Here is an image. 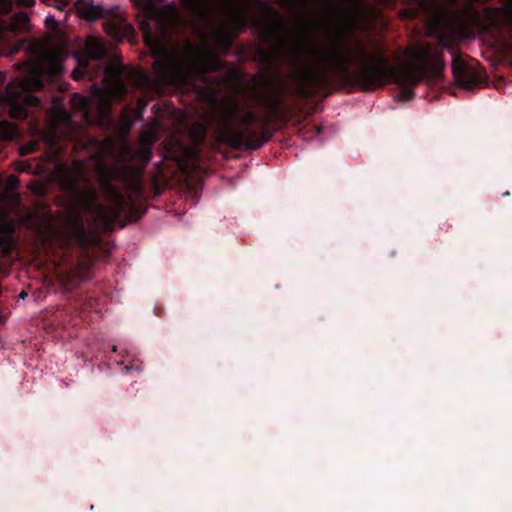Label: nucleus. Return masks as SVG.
<instances>
[{"label": "nucleus", "instance_id": "f257e3e1", "mask_svg": "<svg viewBox=\"0 0 512 512\" xmlns=\"http://www.w3.org/2000/svg\"><path fill=\"white\" fill-rule=\"evenodd\" d=\"M263 33L266 39L273 38L271 58L292 68L284 86L298 96L309 95L312 89L325 84L331 74L349 75L352 65L358 66L353 77L364 89L380 87L390 80L414 86L425 78L438 77L444 67L438 48L424 42L408 47L399 67H394L378 45L369 52L359 40L347 43L332 37L317 44L309 39L288 38L279 15L264 25Z\"/></svg>", "mask_w": 512, "mask_h": 512}, {"label": "nucleus", "instance_id": "f03ea898", "mask_svg": "<svg viewBox=\"0 0 512 512\" xmlns=\"http://www.w3.org/2000/svg\"><path fill=\"white\" fill-rule=\"evenodd\" d=\"M131 1L146 11L153 23V31L150 22L145 21L141 23V30L146 45L157 57L153 67L161 84L189 86L204 74L220 68L216 52L205 43L193 45L186 42L182 49L169 43L166 26L180 22L174 4L157 7L152 5L151 0Z\"/></svg>", "mask_w": 512, "mask_h": 512}, {"label": "nucleus", "instance_id": "7ed1b4c3", "mask_svg": "<svg viewBox=\"0 0 512 512\" xmlns=\"http://www.w3.org/2000/svg\"><path fill=\"white\" fill-rule=\"evenodd\" d=\"M61 186L72 200V205L49 218L33 217L39 235L45 239L59 237L66 242L81 241L85 236L81 213L93 222L108 226L123 212L126 202L120 193L106 180L101 183L105 204L97 203V193L88 185L79 167L66 171L61 178Z\"/></svg>", "mask_w": 512, "mask_h": 512}, {"label": "nucleus", "instance_id": "20e7f679", "mask_svg": "<svg viewBox=\"0 0 512 512\" xmlns=\"http://www.w3.org/2000/svg\"><path fill=\"white\" fill-rule=\"evenodd\" d=\"M124 79L134 86H141L146 81V75L140 70L110 63L104 69V87H95L89 98L78 93L73 94L71 98L72 106L82 113L86 122L92 119L93 109H95L97 116L104 117L111 105L112 98H121L126 94L127 89L123 83Z\"/></svg>", "mask_w": 512, "mask_h": 512}, {"label": "nucleus", "instance_id": "39448f33", "mask_svg": "<svg viewBox=\"0 0 512 512\" xmlns=\"http://www.w3.org/2000/svg\"><path fill=\"white\" fill-rule=\"evenodd\" d=\"M239 112V103L233 97H226L215 107L211 121L216 124L218 140L233 148H239L245 141L250 144L255 135L250 126L257 119L252 111H247L236 123V116Z\"/></svg>", "mask_w": 512, "mask_h": 512}, {"label": "nucleus", "instance_id": "423d86ee", "mask_svg": "<svg viewBox=\"0 0 512 512\" xmlns=\"http://www.w3.org/2000/svg\"><path fill=\"white\" fill-rule=\"evenodd\" d=\"M340 17L343 31L352 33L357 27H366L374 17V10L364 0H342Z\"/></svg>", "mask_w": 512, "mask_h": 512}, {"label": "nucleus", "instance_id": "0eeeda50", "mask_svg": "<svg viewBox=\"0 0 512 512\" xmlns=\"http://www.w3.org/2000/svg\"><path fill=\"white\" fill-rule=\"evenodd\" d=\"M419 6L430 13L427 20V33L430 36L437 37L441 41L445 36L455 34L450 27V15L441 5L439 0H416Z\"/></svg>", "mask_w": 512, "mask_h": 512}, {"label": "nucleus", "instance_id": "6e6552de", "mask_svg": "<svg viewBox=\"0 0 512 512\" xmlns=\"http://www.w3.org/2000/svg\"><path fill=\"white\" fill-rule=\"evenodd\" d=\"M263 88L257 92V100L269 112V116L261 122L263 126L271 118L275 117L280 102V95L277 91L273 90L271 80L268 77H262L260 83Z\"/></svg>", "mask_w": 512, "mask_h": 512}, {"label": "nucleus", "instance_id": "1a4fd4ad", "mask_svg": "<svg viewBox=\"0 0 512 512\" xmlns=\"http://www.w3.org/2000/svg\"><path fill=\"white\" fill-rule=\"evenodd\" d=\"M104 29L109 37L118 41L131 37L134 32L132 25L119 14L111 15L104 22Z\"/></svg>", "mask_w": 512, "mask_h": 512}, {"label": "nucleus", "instance_id": "9d476101", "mask_svg": "<svg viewBox=\"0 0 512 512\" xmlns=\"http://www.w3.org/2000/svg\"><path fill=\"white\" fill-rule=\"evenodd\" d=\"M15 229V222L6 216L5 211L0 208V249L8 254L13 246L12 233Z\"/></svg>", "mask_w": 512, "mask_h": 512}, {"label": "nucleus", "instance_id": "9b49d317", "mask_svg": "<svg viewBox=\"0 0 512 512\" xmlns=\"http://www.w3.org/2000/svg\"><path fill=\"white\" fill-rule=\"evenodd\" d=\"M30 28L29 16L24 12H18L9 21L0 19V35L4 32L23 33Z\"/></svg>", "mask_w": 512, "mask_h": 512}, {"label": "nucleus", "instance_id": "f8f14e48", "mask_svg": "<svg viewBox=\"0 0 512 512\" xmlns=\"http://www.w3.org/2000/svg\"><path fill=\"white\" fill-rule=\"evenodd\" d=\"M75 9L80 18L88 21L106 17L104 8L95 4L92 0H78Z\"/></svg>", "mask_w": 512, "mask_h": 512}, {"label": "nucleus", "instance_id": "ddd939ff", "mask_svg": "<svg viewBox=\"0 0 512 512\" xmlns=\"http://www.w3.org/2000/svg\"><path fill=\"white\" fill-rule=\"evenodd\" d=\"M484 17L492 25L499 24L501 20L512 26V0L504 8H486Z\"/></svg>", "mask_w": 512, "mask_h": 512}, {"label": "nucleus", "instance_id": "4468645a", "mask_svg": "<svg viewBox=\"0 0 512 512\" xmlns=\"http://www.w3.org/2000/svg\"><path fill=\"white\" fill-rule=\"evenodd\" d=\"M85 52L91 60H97L105 56V47L98 38L90 36L85 43Z\"/></svg>", "mask_w": 512, "mask_h": 512}, {"label": "nucleus", "instance_id": "2eb2a0df", "mask_svg": "<svg viewBox=\"0 0 512 512\" xmlns=\"http://www.w3.org/2000/svg\"><path fill=\"white\" fill-rule=\"evenodd\" d=\"M157 139L156 128L154 126L147 127L141 133V151L143 153L142 158L145 160L149 159L150 151L149 146Z\"/></svg>", "mask_w": 512, "mask_h": 512}, {"label": "nucleus", "instance_id": "dca6fc26", "mask_svg": "<svg viewBox=\"0 0 512 512\" xmlns=\"http://www.w3.org/2000/svg\"><path fill=\"white\" fill-rule=\"evenodd\" d=\"M49 115L54 125L69 124L68 113L62 106L58 104H55L51 107Z\"/></svg>", "mask_w": 512, "mask_h": 512}, {"label": "nucleus", "instance_id": "f3484780", "mask_svg": "<svg viewBox=\"0 0 512 512\" xmlns=\"http://www.w3.org/2000/svg\"><path fill=\"white\" fill-rule=\"evenodd\" d=\"M207 132L206 125L202 123H195L189 129V138L192 142L200 144L203 142Z\"/></svg>", "mask_w": 512, "mask_h": 512}, {"label": "nucleus", "instance_id": "a211bd4d", "mask_svg": "<svg viewBox=\"0 0 512 512\" xmlns=\"http://www.w3.org/2000/svg\"><path fill=\"white\" fill-rule=\"evenodd\" d=\"M96 66V64L91 61H87L85 63L80 62L78 67L75 68L72 72L73 78L78 80L83 76H87L92 79L95 76V73L91 72L90 69Z\"/></svg>", "mask_w": 512, "mask_h": 512}, {"label": "nucleus", "instance_id": "6ab92c4d", "mask_svg": "<svg viewBox=\"0 0 512 512\" xmlns=\"http://www.w3.org/2000/svg\"><path fill=\"white\" fill-rule=\"evenodd\" d=\"M16 134V125L8 121L0 122V138L11 139Z\"/></svg>", "mask_w": 512, "mask_h": 512}, {"label": "nucleus", "instance_id": "aec40b11", "mask_svg": "<svg viewBox=\"0 0 512 512\" xmlns=\"http://www.w3.org/2000/svg\"><path fill=\"white\" fill-rule=\"evenodd\" d=\"M469 67L466 65V63L464 62V60L459 57V56H455L453 58V61H452V70H453V75H454V78H458L460 75H463L464 73H466V70H468Z\"/></svg>", "mask_w": 512, "mask_h": 512}, {"label": "nucleus", "instance_id": "412c9836", "mask_svg": "<svg viewBox=\"0 0 512 512\" xmlns=\"http://www.w3.org/2000/svg\"><path fill=\"white\" fill-rule=\"evenodd\" d=\"M455 80L463 87H470L476 82L475 75L470 69L466 70V73L460 75Z\"/></svg>", "mask_w": 512, "mask_h": 512}, {"label": "nucleus", "instance_id": "4be33fe9", "mask_svg": "<svg viewBox=\"0 0 512 512\" xmlns=\"http://www.w3.org/2000/svg\"><path fill=\"white\" fill-rule=\"evenodd\" d=\"M47 6H52L59 11H63L69 5L71 0H40Z\"/></svg>", "mask_w": 512, "mask_h": 512}, {"label": "nucleus", "instance_id": "5701e85b", "mask_svg": "<svg viewBox=\"0 0 512 512\" xmlns=\"http://www.w3.org/2000/svg\"><path fill=\"white\" fill-rule=\"evenodd\" d=\"M12 8L11 0H0V14L4 15L8 13ZM0 19H3L0 17Z\"/></svg>", "mask_w": 512, "mask_h": 512}, {"label": "nucleus", "instance_id": "b1692460", "mask_svg": "<svg viewBox=\"0 0 512 512\" xmlns=\"http://www.w3.org/2000/svg\"><path fill=\"white\" fill-rule=\"evenodd\" d=\"M217 91L214 88H210L207 91L201 92L202 97H204L209 102L215 101Z\"/></svg>", "mask_w": 512, "mask_h": 512}, {"label": "nucleus", "instance_id": "393cba45", "mask_svg": "<svg viewBox=\"0 0 512 512\" xmlns=\"http://www.w3.org/2000/svg\"><path fill=\"white\" fill-rule=\"evenodd\" d=\"M36 148H37V144L36 143H29V144L21 147L20 153L22 155H26V154L34 152L36 150Z\"/></svg>", "mask_w": 512, "mask_h": 512}, {"label": "nucleus", "instance_id": "a878e982", "mask_svg": "<svg viewBox=\"0 0 512 512\" xmlns=\"http://www.w3.org/2000/svg\"><path fill=\"white\" fill-rule=\"evenodd\" d=\"M19 185V180L16 176L11 175L7 179V186L9 189H15Z\"/></svg>", "mask_w": 512, "mask_h": 512}, {"label": "nucleus", "instance_id": "bb28decb", "mask_svg": "<svg viewBox=\"0 0 512 512\" xmlns=\"http://www.w3.org/2000/svg\"><path fill=\"white\" fill-rule=\"evenodd\" d=\"M15 3L21 7H32L35 5V0H15Z\"/></svg>", "mask_w": 512, "mask_h": 512}, {"label": "nucleus", "instance_id": "cd10ccee", "mask_svg": "<svg viewBox=\"0 0 512 512\" xmlns=\"http://www.w3.org/2000/svg\"><path fill=\"white\" fill-rule=\"evenodd\" d=\"M414 13L411 10H406L403 12V16L412 17Z\"/></svg>", "mask_w": 512, "mask_h": 512}, {"label": "nucleus", "instance_id": "c85d7f7f", "mask_svg": "<svg viewBox=\"0 0 512 512\" xmlns=\"http://www.w3.org/2000/svg\"><path fill=\"white\" fill-rule=\"evenodd\" d=\"M46 20L49 21V22H52V21H54V18L53 17H46Z\"/></svg>", "mask_w": 512, "mask_h": 512}, {"label": "nucleus", "instance_id": "c756f323", "mask_svg": "<svg viewBox=\"0 0 512 512\" xmlns=\"http://www.w3.org/2000/svg\"><path fill=\"white\" fill-rule=\"evenodd\" d=\"M46 20L49 21V22H52V21H54V18L53 17H46Z\"/></svg>", "mask_w": 512, "mask_h": 512}, {"label": "nucleus", "instance_id": "7c9ffc66", "mask_svg": "<svg viewBox=\"0 0 512 512\" xmlns=\"http://www.w3.org/2000/svg\"><path fill=\"white\" fill-rule=\"evenodd\" d=\"M332 9V4L329 3L328 10L330 11Z\"/></svg>", "mask_w": 512, "mask_h": 512}]
</instances>
